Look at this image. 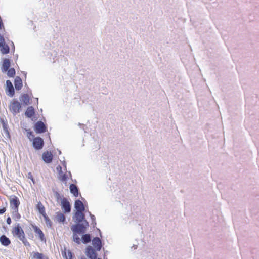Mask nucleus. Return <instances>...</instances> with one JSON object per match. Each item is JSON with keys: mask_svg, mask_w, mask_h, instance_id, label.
<instances>
[{"mask_svg": "<svg viewBox=\"0 0 259 259\" xmlns=\"http://www.w3.org/2000/svg\"><path fill=\"white\" fill-rule=\"evenodd\" d=\"M21 128H22V130H23V132H25V130L26 129H28L27 128V124L26 123V122H21Z\"/></svg>", "mask_w": 259, "mask_h": 259, "instance_id": "obj_36", "label": "nucleus"}, {"mask_svg": "<svg viewBox=\"0 0 259 259\" xmlns=\"http://www.w3.org/2000/svg\"><path fill=\"white\" fill-rule=\"evenodd\" d=\"M30 256L31 259H49V258L44 253L37 251L31 252Z\"/></svg>", "mask_w": 259, "mask_h": 259, "instance_id": "obj_19", "label": "nucleus"}, {"mask_svg": "<svg viewBox=\"0 0 259 259\" xmlns=\"http://www.w3.org/2000/svg\"><path fill=\"white\" fill-rule=\"evenodd\" d=\"M36 100H37V103H38V98H36Z\"/></svg>", "mask_w": 259, "mask_h": 259, "instance_id": "obj_53", "label": "nucleus"}, {"mask_svg": "<svg viewBox=\"0 0 259 259\" xmlns=\"http://www.w3.org/2000/svg\"><path fill=\"white\" fill-rule=\"evenodd\" d=\"M24 114L27 118H30L33 121L35 122L37 119L36 111L32 106H29L27 108Z\"/></svg>", "mask_w": 259, "mask_h": 259, "instance_id": "obj_8", "label": "nucleus"}, {"mask_svg": "<svg viewBox=\"0 0 259 259\" xmlns=\"http://www.w3.org/2000/svg\"><path fill=\"white\" fill-rule=\"evenodd\" d=\"M59 179L62 182L66 183L68 179V176L66 174L62 173L61 174L59 175Z\"/></svg>", "mask_w": 259, "mask_h": 259, "instance_id": "obj_31", "label": "nucleus"}, {"mask_svg": "<svg viewBox=\"0 0 259 259\" xmlns=\"http://www.w3.org/2000/svg\"><path fill=\"white\" fill-rule=\"evenodd\" d=\"M12 234L14 237L17 238L19 240L25 237V232L19 223H16L13 227Z\"/></svg>", "mask_w": 259, "mask_h": 259, "instance_id": "obj_4", "label": "nucleus"}, {"mask_svg": "<svg viewBox=\"0 0 259 259\" xmlns=\"http://www.w3.org/2000/svg\"><path fill=\"white\" fill-rule=\"evenodd\" d=\"M88 213H89V215H90V218H91V219L92 222H96V217H95V216L94 214H92L91 213V212H90L89 211H88Z\"/></svg>", "mask_w": 259, "mask_h": 259, "instance_id": "obj_39", "label": "nucleus"}, {"mask_svg": "<svg viewBox=\"0 0 259 259\" xmlns=\"http://www.w3.org/2000/svg\"><path fill=\"white\" fill-rule=\"evenodd\" d=\"M31 142H32L33 148L36 151L41 150L45 145L44 140L40 136H36L33 138V139Z\"/></svg>", "mask_w": 259, "mask_h": 259, "instance_id": "obj_6", "label": "nucleus"}, {"mask_svg": "<svg viewBox=\"0 0 259 259\" xmlns=\"http://www.w3.org/2000/svg\"><path fill=\"white\" fill-rule=\"evenodd\" d=\"M60 206L64 213L68 214L71 212V205L67 198L60 202Z\"/></svg>", "mask_w": 259, "mask_h": 259, "instance_id": "obj_12", "label": "nucleus"}, {"mask_svg": "<svg viewBox=\"0 0 259 259\" xmlns=\"http://www.w3.org/2000/svg\"><path fill=\"white\" fill-rule=\"evenodd\" d=\"M10 208L13 210H18L19 206L20 205V201L18 198L16 196L13 197L10 200Z\"/></svg>", "mask_w": 259, "mask_h": 259, "instance_id": "obj_17", "label": "nucleus"}, {"mask_svg": "<svg viewBox=\"0 0 259 259\" xmlns=\"http://www.w3.org/2000/svg\"><path fill=\"white\" fill-rule=\"evenodd\" d=\"M3 228L4 229V230H5V232L7 231L8 228L6 226L3 225Z\"/></svg>", "mask_w": 259, "mask_h": 259, "instance_id": "obj_44", "label": "nucleus"}, {"mask_svg": "<svg viewBox=\"0 0 259 259\" xmlns=\"http://www.w3.org/2000/svg\"><path fill=\"white\" fill-rule=\"evenodd\" d=\"M9 108L13 115L15 116L22 111L23 106L17 99L14 98L10 101Z\"/></svg>", "mask_w": 259, "mask_h": 259, "instance_id": "obj_3", "label": "nucleus"}, {"mask_svg": "<svg viewBox=\"0 0 259 259\" xmlns=\"http://www.w3.org/2000/svg\"><path fill=\"white\" fill-rule=\"evenodd\" d=\"M61 253L64 259H73L74 257V253L70 250H68L66 252L65 248L63 250H62Z\"/></svg>", "mask_w": 259, "mask_h": 259, "instance_id": "obj_22", "label": "nucleus"}, {"mask_svg": "<svg viewBox=\"0 0 259 259\" xmlns=\"http://www.w3.org/2000/svg\"><path fill=\"white\" fill-rule=\"evenodd\" d=\"M12 218L16 221H18L21 218V215L18 212V210H14L12 212Z\"/></svg>", "mask_w": 259, "mask_h": 259, "instance_id": "obj_29", "label": "nucleus"}, {"mask_svg": "<svg viewBox=\"0 0 259 259\" xmlns=\"http://www.w3.org/2000/svg\"><path fill=\"white\" fill-rule=\"evenodd\" d=\"M14 87L16 91L20 90L23 87V82L20 76H16L14 79Z\"/></svg>", "mask_w": 259, "mask_h": 259, "instance_id": "obj_21", "label": "nucleus"}, {"mask_svg": "<svg viewBox=\"0 0 259 259\" xmlns=\"http://www.w3.org/2000/svg\"><path fill=\"white\" fill-rule=\"evenodd\" d=\"M102 245H99L98 246H96L93 247V249L95 250V252H97L98 251H100L102 249Z\"/></svg>", "mask_w": 259, "mask_h": 259, "instance_id": "obj_37", "label": "nucleus"}, {"mask_svg": "<svg viewBox=\"0 0 259 259\" xmlns=\"http://www.w3.org/2000/svg\"><path fill=\"white\" fill-rule=\"evenodd\" d=\"M96 229L99 231L100 236L101 237L102 236V232H101V230L97 228H96Z\"/></svg>", "mask_w": 259, "mask_h": 259, "instance_id": "obj_47", "label": "nucleus"}, {"mask_svg": "<svg viewBox=\"0 0 259 259\" xmlns=\"http://www.w3.org/2000/svg\"><path fill=\"white\" fill-rule=\"evenodd\" d=\"M132 249H134V250L136 249L137 248V245H133V246L131 247Z\"/></svg>", "mask_w": 259, "mask_h": 259, "instance_id": "obj_45", "label": "nucleus"}, {"mask_svg": "<svg viewBox=\"0 0 259 259\" xmlns=\"http://www.w3.org/2000/svg\"><path fill=\"white\" fill-rule=\"evenodd\" d=\"M24 75H25V77H26L27 73L26 72H23Z\"/></svg>", "mask_w": 259, "mask_h": 259, "instance_id": "obj_51", "label": "nucleus"}, {"mask_svg": "<svg viewBox=\"0 0 259 259\" xmlns=\"http://www.w3.org/2000/svg\"><path fill=\"white\" fill-rule=\"evenodd\" d=\"M96 222H92L91 223V225L92 226V227L93 229L96 228Z\"/></svg>", "mask_w": 259, "mask_h": 259, "instance_id": "obj_42", "label": "nucleus"}, {"mask_svg": "<svg viewBox=\"0 0 259 259\" xmlns=\"http://www.w3.org/2000/svg\"><path fill=\"white\" fill-rule=\"evenodd\" d=\"M33 127L37 134H42L48 131L47 125L45 124L41 120L35 122Z\"/></svg>", "mask_w": 259, "mask_h": 259, "instance_id": "obj_5", "label": "nucleus"}, {"mask_svg": "<svg viewBox=\"0 0 259 259\" xmlns=\"http://www.w3.org/2000/svg\"><path fill=\"white\" fill-rule=\"evenodd\" d=\"M70 193L75 197H78L80 194L79 190L77 186L73 184H70L69 186Z\"/></svg>", "mask_w": 259, "mask_h": 259, "instance_id": "obj_20", "label": "nucleus"}, {"mask_svg": "<svg viewBox=\"0 0 259 259\" xmlns=\"http://www.w3.org/2000/svg\"><path fill=\"white\" fill-rule=\"evenodd\" d=\"M55 220L62 224L67 223L66 217L60 211L56 212Z\"/></svg>", "mask_w": 259, "mask_h": 259, "instance_id": "obj_18", "label": "nucleus"}, {"mask_svg": "<svg viewBox=\"0 0 259 259\" xmlns=\"http://www.w3.org/2000/svg\"><path fill=\"white\" fill-rule=\"evenodd\" d=\"M31 226L36 236H37L39 239L42 242H45L46 239L42 231L35 224H31Z\"/></svg>", "mask_w": 259, "mask_h": 259, "instance_id": "obj_13", "label": "nucleus"}, {"mask_svg": "<svg viewBox=\"0 0 259 259\" xmlns=\"http://www.w3.org/2000/svg\"><path fill=\"white\" fill-rule=\"evenodd\" d=\"M84 253L89 259H95L98 256L97 252H95L93 248L90 245L85 247Z\"/></svg>", "mask_w": 259, "mask_h": 259, "instance_id": "obj_14", "label": "nucleus"}, {"mask_svg": "<svg viewBox=\"0 0 259 259\" xmlns=\"http://www.w3.org/2000/svg\"><path fill=\"white\" fill-rule=\"evenodd\" d=\"M7 203H3L2 207L0 208V215L3 214L7 210Z\"/></svg>", "mask_w": 259, "mask_h": 259, "instance_id": "obj_33", "label": "nucleus"}, {"mask_svg": "<svg viewBox=\"0 0 259 259\" xmlns=\"http://www.w3.org/2000/svg\"><path fill=\"white\" fill-rule=\"evenodd\" d=\"M20 240L22 242V243L24 244V245L25 246H28V247L30 246V244L29 243V242L27 241V239L26 238V236L24 237V238H23L22 239H21Z\"/></svg>", "mask_w": 259, "mask_h": 259, "instance_id": "obj_35", "label": "nucleus"}, {"mask_svg": "<svg viewBox=\"0 0 259 259\" xmlns=\"http://www.w3.org/2000/svg\"><path fill=\"white\" fill-rule=\"evenodd\" d=\"M81 259H87L84 256H82L81 257Z\"/></svg>", "mask_w": 259, "mask_h": 259, "instance_id": "obj_52", "label": "nucleus"}, {"mask_svg": "<svg viewBox=\"0 0 259 259\" xmlns=\"http://www.w3.org/2000/svg\"><path fill=\"white\" fill-rule=\"evenodd\" d=\"M7 75L10 78H13L16 75V70L14 68L11 67L9 68L7 71Z\"/></svg>", "mask_w": 259, "mask_h": 259, "instance_id": "obj_27", "label": "nucleus"}, {"mask_svg": "<svg viewBox=\"0 0 259 259\" xmlns=\"http://www.w3.org/2000/svg\"><path fill=\"white\" fill-rule=\"evenodd\" d=\"M44 219L45 223L46 224L48 228H51L52 227V222L49 218V217L47 215L46 213L42 215Z\"/></svg>", "mask_w": 259, "mask_h": 259, "instance_id": "obj_28", "label": "nucleus"}, {"mask_svg": "<svg viewBox=\"0 0 259 259\" xmlns=\"http://www.w3.org/2000/svg\"><path fill=\"white\" fill-rule=\"evenodd\" d=\"M85 205L79 199H76L74 202V207L75 211L73 213L72 219L78 221V219L85 218L83 212L85 211Z\"/></svg>", "mask_w": 259, "mask_h": 259, "instance_id": "obj_2", "label": "nucleus"}, {"mask_svg": "<svg viewBox=\"0 0 259 259\" xmlns=\"http://www.w3.org/2000/svg\"><path fill=\"white\" fill-rule=\"evenodd\" d=\"M81 238H80L79 237H75V238L73 239V241L78 245L80 244L81 243L84 244H87L92 241V236L89 233L83 234L81 235Z\"/></svg>", "mask_w": 259, "mask_h": 259, "instance_id": "obj_7", "label": "nucleus"}, {"mask_svg": "<svg viewBox=\"0 0 259 259\" xmlns=\"http://www.w3.org/2000/svg\"><path fill=\"white\" fill-rule=\"evenodd\" d=\"M19 100L22 106H26L31 104L32 98L27 93H22L19 96Z\"/></svg>", "mask_w": 259, "mask_h": 259, "instance_id": "obj_9", "label": "nucleus"}, {"mask_svg": "<svg viewBox=\"0 0 259 259\" xmlns=\"http://www.w3.org/2000/svg\"><path fill=\"white\" fill-rule=\"evenodd\" d=\"M27 177L28 179L31 180V181H32V182L33 183V184H35L36 183L35 179L34 178V177L31 172H29L28 173V174L27 175Z\"/></svg>", "mask_w": 259, "mask_h": 259, "instance_id": "obj_34", "label": "nucleus"}, {"mask_svg": "<svg viewBox=\"0 0 259 259\" xmlns=\"http://www.w3.org/2000/svg\"><path fill=\"white\" fill-rule=\"evenodd\" d=\"M0 243L2 245L7 247L11 244V240L5 234H3L0 236Z\"/></svg>", "mask_w": 259, "mask_h": 259, "instance_id": "obj_23", "label": "nucleus"}, {"mask_svg": "<svg viewBox=\"0 0 259 259\" xmlns=\"http://www.w3.org/2000/svg\"><path fill=\"white\" fill-rule=\"evenodd\" d=\"M58 202L59 201H60V202H62L64 199H66V198H65L63 195H61L58 192H56L54 194Z\"/></svg>", "mask_w": 259, "mask_h": 259, "instance_id": "obj_32", "label": "nucleus"}, {"mask_svg": "<svg viewBox=\"0 0 259 259\" xmlns=\"http://www.w3.org/2000/svg\"><path fill=\"white\" fill-rule=\"evenodd\" d=\"M81 200H82V201H83L82 202H83V203H84L85 204H86V207H87V208H88L87 202V201H86L85 199L84 198L81 197Z\"/></svg>", "mask_w": 259, "mask_h": 259, "instance_id": "obj_43", "label": "nucleus"}, {"mask_svg": "<svg viewBox=\"0 0 259 259\" xmlns=\"http://www.w3.org/2000/svg\"><path fill=\"white\" fill-rule=\"evenodd\" d=\"M78 125L80 126L81 128H82L84 131L85 133H87L86 129L87 128V127L85 126V125L83 124H81L80 123H78Z\"/></svg>", "mask_w": 259, "mask_h": 259, "instance_id": "obj_40", "label": "nucleus"}, {"mask_svg": "<svg viewBox=\"0 0 259 259\" xmlns=\"http://www.w3.org/2000/svg\"><path fill=\"white\" fill-rule=\"evenodd\" d=\"M0 123L2 124V128L6 137L8 139H10L11 135L7 119L6 118L0 117Z\"/></svg>", "mask_w": 259, "mask_h": 259, "instance_id": "obj_11", "label": "nucleus"}, {"mask_svg": "<svg viewBox=\"0 0 259 259\" xmlns=\"http://www.w3.org/2000/svg\"><path fill=\"white\" fill-rule=\"evenodd\" d=\"M24 133L26 134V137L29 139L30 141H32L33 139V138H35V136L34 135V133L30 129H26L25 132H23Z\"/></svg>", "mask_w": 259, "mask_h": 259, "instance_id": "obj_26", "label": "nucleus"}, {"mask_svg": "<svg viewBox=\"0 0 259 259\" xmlns=\"http://www.w3.org/2000/svg\"><path fill=\"white\" fill-rule=\"evenodd\" d=\"M95 259H102V258H97H97H95Z\"/></svg>", "mask_w": 259, "mask_h": 259, "instance_id": "obj_55", "label": "nucleus"}, {"mask_svg": "<svg viewBox=\"0 0 259 259\" xmlns=\"http://www.w3.org/2000/svg\"><path fill=\"white\" fill-rule=\"evenodd\" d=\"M92 244L93 247L102 244V242L98 237H94L92 240Z\"/></svg>", "mask_w": 259, "mask_h": 259, "instance_id": "obj_30", "label": "nucleus"}, {"mask_svg": "<svg viewBox=\"0 0 259 259\" xmlns=\"http://www.w3.org/2000/svg\"><path fill=\"white\" fill-rule=\"evenodd\" d=\"M58 151H59V154H61V151H60V150H59Z\"/></svg>", "mask_w": 259, "mask_h": 259, "instance_id": "obj_54", "label": "nucleus"}, {"mask_svg": "<svg viewBox=\"0 0 259 259\" xmlns=\"http://www.w3.org/2000/svg\"><path fill=\"white\" fill-rule=\"evenodd\" d=\"M56 170L58 171L59 175L63 173V172L62 171V168L61 166H60V165H58L56 167Z\"/></svg>", "mask_w": 259, "mask_h": 259, "instance_id": "obj_38", "label": "nucleus"}, {"mask_svg": "<svg viewBox=\"0 0 259 259\" xmlns=\"http://www.w3.org/2000/svg\"><path fill=\"white\" fill-rule=\"evenodd\" d=\"M12 47H13V48L14 49V48H14V43H13V42H12ZM13 51L14 52V50H13Z\"/></svg>", "mask_w": 259, "mask_h": 259, "instance_id": "obj_50", "label": "nucleus"}, {"mask_svg": "<svg viewBox=\"0 0 259 259\" xmlns=\"http://www.w3.org/2000/svg\"><path fill=\"white\" fill-rule=\"evenodd\" d=\"M41 158L45 163L49 164L52 162L53 157L51 152L46 151L42 153Z\"/></svg>", "mask_w": 259, "mask_h": 259, "instance_id": "obj_16", "label": "nucleus"}, {"mask_svg": "<svg viewBox=\"0 0 259 259\" xmlns=\"http://www.w3.org/2000/svg\"><path fill=\"white\" fill-rule=\"evenodd\" d=\"M12 222L11 218L8 216L6 219V223L8 225H10Z\"/></svg>", "mask_w": 259, "mask_h": 259, "instance_id": "obj_41", "label": "nucleus"}, {"mask_svg": "<svg viewBox=\"0 0 259 259\" xmlns=\"http://www.w3.org/2000/svg\"><path fill=\"white\" fill-rule=\"evenodd\" d=\"M10 47L6 43V42L0 46V51L1 53L3 55H6L10 53Z\"/></svg>", "mask_w": 259, "mask_h": 259, "instance_id": "obj_24", "label": "nucleus"}, {"mask_svg": "<svg viewBox=\"0 0 259 259\" xmlns=\"http://www.w3.org/2000/svg\"><path fill=\"white\" fill-rule=\"evenodd\" d=\"M36 209L38 212V213L41 215L46 213L45 207L40 201L38 202L37 204L36 205Z\"/></svg>", "mask_w": 259, "mask_h": 259, "instance_id": "obj_25", "label": "nucleus"}, {"mask_svg": "<svg viewBox=\"0 0 259 259\" xmlns=\"http://www.w3.org/2000/svg\"><path fill=\"white\" fill-rule=\"evenodd\" d=\"M12 60L6 58H3L2 59L1 70L3 73H6L7 70L10 68L11 66Z\"/></svg>", "mask_w": 259, "mask_h": 259, "instance_id": "obj_15", "label": "nucleus"}, {"mask_svg": "<svg viewBox=\"0 0 259 259\" xmlns=\"http://www.w3.org/2000/svg\"><path fill=\"white\" fill-rule=\"evenodd\" d=\"M28 235H29V236H31L32 237H33V234H32V233H30V234H28Z\"/></svg>", "mask_w": 259, "mask_h": 259, "instance_id": "obj_49", "label": "nucleus"}, {"mask_svg": "<svg viewBox=\"0 0 259 259\" xmlns=\"http://www.w3.org/2000/svg\"><path fill=\"white\" fill-rule=\"evenodd\" d=\"M5 92L7 96L13 97L15 96V88L10 80L6 81Z\"/></svg>", "mask_w": 259, "mask_h": 259, "instance_id": "obj_10", "label": "nucleus"}, {"mask_svg": "<svg viewBox=\"0 0 259 259\" xmlns=\"http://www.w3.org/2000/svg\"><path fill=\"white\" fill-rule=\"evenodd\" d=\"M62 165H63L64 167H65V168H66V162L65 161H63L62 162Z\"/></svg>", "mask_w": 259, "mask_h": 259, "instance_id": "obj_46", "label": "nucleus"}, {"mask_svg": "<svg viewBox=\"0 0 259 259\" xmlns=\"http://www.w3.org/2000/svg\"><path fill=\"white\" fill-rule=\"evenodd\" d=\"M73 220L75 223V224L72 225L70 227L73 233V239L75 238V237H79V236L87 234V232L89 226V223L85 218L78 219V221Z\"/></svg>", "mask_w": 259, "mask_h": 259, "instance_id": "obj_1", "label": "nucleus"}, {"mask_svg": "<svg viewBox=\"0 0 259 259\" xmlns=\"http://www.w3.org/2000/svg\"><path fill=\"white\" fill-rule=\"evenodd\" d=\"M68 174H69V176L70 177V178H71L72 177V175H71V173L70 171L68 172Z\"/></svg>", "mask_w": 259, "mask_h": 259, "instance_id": "obj_48", "label": "nucleus"}]
</instances>
